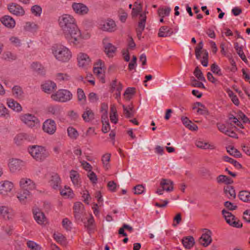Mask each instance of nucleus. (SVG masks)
<instances>
[{
	"mask_svg": "<svg viewBox=\"0 0 250 250\" xmlns=\"http://www.w3.org/2000/svg\"><path fill=\"white\" fill-rule=\"evenodd\" d=\"M63 36L70 45L81 46L84 40L90 38V34L87 32H82L78 26L63 33Z\"/></svg>",
	"mask_w": 250,
	"mask_h": 250,
	"instance_id": "f257e3e1",
	"label": "nucleus"
},
{
	"mask_svg": "<svg viewBox=\"0 0 250 250\" xmlns=\"http://www.w3.org/2000/svg\"><path fill=\"white\" fill-rule=\"evenodd\" d=\"M52 53L58 62L63 63L68 62L72 57V53L70 49L62 44L52 46Z\"/></svg>",
	"mask_w": 250,
	"mask_h": 250,
	"instance_id": "f03ea898",
	"label": "nucleus"
},
{
	"mask_svg": "<svg viewBox=\"0 0 250 250\" xmlns=\"http://www.w3.org/2000/svg\"><path fill=\"white\" fill-rule=\"evenodd\" d=\"M28 153L37 162H42L49 156V152L46 148L42 146L32 145L27 148Z\"/></svg>",
	"mask_w": 250,
	"mask_h": 250,
	"instance_id": "7ed1b4c3",
	"label": "nucleus"
},
{
	"mask_svg": "<svg viewBox=\"0 0 250 250\" xmlns=\"http://www.w3.org/2000/svg\"><path fill=\"white\" fill-rule=\"evenodd\" d=\"M19 119L24 125L34 130H38L41 127L40 120L33 114H21L20 115Z\"/></svg>",
	"mask_w": 250,
	"mask_h": 250,
	"instance_id": "20e7f679",
	"label": "nucleus"
},
{
	"mask_svg": "<svg viewBox=\"0 0 250 250\" xmlns=\"http://www.w3.org/2000/svg\"><path fill=\"white\" fill-rule=\"evenodd\" d=\"M59 25L64 33L77 26L75 18L72 15L63 14L58 18Z\"/></svg>",
	"mask_w": 250,
	"mask_h": 250,
	"instance_id": "39448f33",
	"label": "nucleus"
},
{
	"mask_svg": "<svg viewBox=\"0 0 250 250\" xmlns=\"http://www.w3.org/2000/svg\"><path fill=\"white\" fill-rule=\"evenodd\" d=\"M72 98L71 93L66 89H60L51 95L53 100L60 102H66Z\"/></svg>",
	"mask_w": 250,
	"mask_h": 250,
	"instance_id": "423d86ee",
	"label": "nucleus"
},
{
	"mask_svg": "<svg viewBox=\"0 0 250 250\" xmlns=\"http://www.w3.org/2000/svg\"><path fill=\"white\" fill-rule=\"evenodd\" d=\"M26 162L21 159L11 158L8 160V167L12 173H15L21 170L25 166Z\"/></svg>",
	"mask_w": 250,
	"mask_h": 250,
	"instance_id": "0eeeda50",
	"label": "nucleus"
},
{
	"mask_svg": "<svg viewBox=\"0 0 250 250\" xmlns=\"http://www.w3.org/2000/svg\"><path fill=\"white\" fill-rule=\"evenodd\" d=\"M14 184L9 180H3L0 182V195L7 197L12 192L14 188Z\"/></svg>",
	"mask_w": 250,
	"mask_h": 250,
	"instance_id": "6e6552de",
	"label": "nucleus"
},
{
	"mask_svg": "<svg viewBox=\"0 0 250 250\" xmlns=\"http://www.w3.org/2000/svg\"><path fill=\"white\" fill-rule=\"evenodd\" d=\"M222 212L227 223L230 226L237 228H240L242 227L241 222L237 220L235 217L231 212L225 209H223Z\"/></svg>",
	"mask_w": 250,
	"mask_h": 250,
	"instance_id": "1a4fd4ad",
	"label": "nucleus"
},
{
	"mask_svg": "<svg viewBox=\"0 0 250 250\" xmlns=\"http://www.w3.org/2000/svg\"><path fill=\"white\" fill-rule=\"evenodd\" d=\"M0 216L5 220H10L14 218L15 216L14 210L7 205H0Z\"/></svg>",
	"mask_w": 250,
	"mask_h": 250,
	"instance_id": "9d476101",
	"label": "nucleus"
},
{
	"mask_svg": "<svg viewBox=\"0 0 250 250\" xmlns=\"http://www.w3.org/2000/svg\"><path fill=\"white\" fill-rule=\"evenodd\" d=\"M99 28L103 31L113 32L117 30V25L114 20L108 19L101 21L99 24Z\"/></svg>",
	"mask_w": 250,
	"mask_h": 250,
	"instance_id": "9b49d317",
	"label": "nucleus"
},
{
	"mask_svg": "<svg viewBox=\"0 0 250 250\" xmlns=\"http://www.w3.org/2000/svg\"><path fill=\"white\" fill-rule=\"evenodd\" d=\"M19 185L21 189L29 190V191L37 188L36 183L31 179L26 177L21 178L19 181Z\"/></svg>",
	"mask_w": 250,
	"mask_h": 250,
	"instance_id": "f8f14e48",
	"label": "nucleus"
},
{
	"mask_svg": "<svg viewBox=\"0 0 250 250\" xmlns=\"http://www.w3.org/2000/svg\"><path fill=\"white\" fill-rule=\"evenodd\" d=\"M7 9L12 14L17 17H22L25 14L24 8L16 3H10L7 5Z\"/></svg>",
	"mask_w": 250,
	"mask_h": 250,
	"instance_id": "ddd939ff",
	"label": "nucleus"
},
{
	"mask_svg": "<svg viewBox=\"0 0 250 250\" xmlns=\"http://www.w3.org/2000/svg\"><path fill=\"white\" fill-rule=\"evenodd\" d=\"M71 7L74 12L79 16L85 15L89 11L87 5L82 2H73Z\"/></svg>",
	"mask_w": 250,
	"mask_h": 250,
	"instance_id": "4468645a",
	"label": "nucleus"
},
{
	"mask_svg": "<svg viewBox=\"0 0 250 250\" xmlns=\"http://www.w3.org/2000/svg\"><path fill=\"white\" fill-rule=\"evenodd\" d=\"M42 130L45 133L49 135L54 134L57 130L55 122L50 119L46 120L42 124Z\"/></svg>",
	"mask_w": 250,
	"mask_h": 250,
	"instance_id": "2eb2a0df",
	"label": "nucleus"
},
{
	"mask_svg": "<svg viewBox=\"0 0 250 250\" xmlns=\"http://www.w3.org/2000/svg\"><path fill=\"white\" fill-rule=\"evenodd\" d=\"M73 209L75 219L77 221L82 222L85 210L83 205L81 202H77L74 204Z\"/></svg>",
	"mask_w": 250,
	"mask_h": 250,
	"instance_id": "dca6fc26",
	"label": "nucleus"
},
{
	"mask_svg": "<svg viewBox=\"0 0 250 250\" xmlns=\"http://www.w3.org/2000/svg\"><path fill=\"white\" fill-rule=\"evenodd\" d=\"M78 65L81 68H85L91 62V59L88 55L83 52H80L78 54L77 57Z\"/></svg>",
	"mask_w": 250,
	"mask_h": 250,
	"instance_id": "f3484780",
	"label": "nucleus"
},
{
	"mask_svg": "<svg viewBox=\"0 0 250 250\" xmlns=\"http://www.w3.org/2000/svg\"><path fill=\"white\" fill-rule=\"evenodd\" d=\"M17 198L22 205H26L31 198V193L29 190H23L18 192Z\"/></svg>",
	"mask_w": 250,
	"mask_h": 250,
	"instance_id": "a211bd4d",
	"label": "nucleus"
},
{
	"mask_svg": "<svg viewBox=\"0 0 250 250\" xmlns=\"http://www.w3.org/2000/svg\"><path fill=\"white\" fill-rule=\"evenodd\" d=\"M33 214L35 220L39 225H43L46 222L47 219L44 213L39 208H33Z\"/></svg>",
	"mask_w": 250,
	"mask_h": 250,
	"instance_id": "6ab92c4d",
	"label": "nucleus"
},
{
	"mask_svg": "<svg viewBox=\"0 0 250 250\" xmlns=\"http://www.w3.org/2000/svg\"><path fill=\"white\" fill-rule=\"evenodd\" d=\"M48 184L49 186L54 189L56 190L60 188L61 180L57 173H52L50 174V176L48 180Z\"/></svg>",
	"mask_w": 250,
	"mask_h": 250,
	"instance_id": "aec40b11",
	"label": "nucleus"
},
{
	"mask_svg": "<svg viewBox=\"0 0 250 250\" xmlns=\"http://www.w3.org/2000/svg\"><path fill=\"white\" fill-rule=\"evenodd\" d=\"M148 13L145 11L143 13L140 14L139 21L138 23V27L137 29V34L138 37L140 39L141 37L142 33L146 26V15Z\"/></svg>",
	"mask_w": 250,
	"mask_h": 250,
	"instance_id": "412c9836",
	"label": "nucleus"
},
{
	"mask_svg": "<svg viewBox=\"0 0 250 250\" xmlns=\"http://www.w3.org/2000/svg\"><path fill=\"white\" fill-rule=\"evenodd\" d=\"M1 23L9 29H13L15 27V20L10 16L5 15L0 18Z\"/></svg>",
	"mask_w": 250,
	"mask_h": 250,
	"instance_id": "4be33fe9",
	"label": "nucleus"
},
{
	"mask_svg": "<svg viewBox=\"0 0 250 250\" xmlns=\"http://www.w3.org/2000/svg\"><path fill=\"white\" fill-rule=\"evenodd\" d=\"M107 41V39L105 38L103 40L104 52L108 57H113L114 53L116 52V47Z\"/></svg>",
	"mask_w": 250,
	"mask_h": 250,
	"instance_id": "5701e85b",
	"label": "nucleus"
},
{
	"mask_svg": "<svg viewBox=\"0 0 250 250\" xmlns=\"http://www.w3.org/2000/svg\"><path fill=\"white\" fill-rule=\"evenodd\" d=\"M6 104L8 107L14 112L20 113L22 111V107L21 104L13 99H7Z\"/></svg>",
	"mask_w": 250,
	"mask_h": 250,
	"instance_id": "b1692460",
	"label": "nucleus"
},
{
	"mask_svg": "<svg viewBox=\"0 0 250 250\" xmlns=\"http://www.w3.org/2000/svg\"><path fill=\"white\" fill-rule=\"evenodd\" d=\"M197 147L202 149L213 150L215 148V146L213 144H209L202 139H198L195 143Z\"/></svg>",
	"mask_w": 250,
	"mask_h": 250,
	"instance_id": "393cba45",
	"label": "nucleus"
},
{
	"mask_svg": "<svg viewBox=\"0 0 250 250\" xmlns=\"http://www.w3.org/2000/svg\"><path fill=\"white\" fill-rule=\"evenodd\" d=\"M211 241V232L209 230H208L203 233L200 238V243L204 247L209 245Z\"/></svg>",
	"mask_w": 250,
	"mask_h": 250,
	"instance_id": "a878e982",
	"label": "nucleus"
},
{
	"mask_svg": "<svg viewBox=\"0 0 250 250\" xmlns=\"http://www.w3.org/2000/svg\"><path fill=\"white\" fill-rule=\"evenodd\" d=\"M56 84L51 81H46L42 85L43 91L47 93H51L56 88Z\"/></svg>",
	"mask_w": 250,
	"mask_h": 250,
	"instance_id": "bb28decb",
	"label": "nucleus"
},
{
	"mask_svg": "<svg viewBox=\"0 0 250 250\" xmlns=\"http://www.w3.org/2000/svg\"><path fill=\"white\" fill-rule=\"evenodd\" d=\"M160 185L163 190L167 192H170L173 190V182L170 180L163 179L161 181Z\"/></svg>",
	"mask_w": 250,
	"mask_h": 250,
	"instance_id": "cd10ccee",
	"label": "nucleus"
},
{
	"mask_svg": "<svg viewBox=\"0 0 250 250\" xmlns=\"http://www.w3.org/2000/svg\"><path fill=\"white\" fill-rule=\"evenodd\" d=\"M94 113L89 108H86L82 114V118L84 121L86 123L91 122L94 119Z\"/></svg>",
	"mask_w": 250,
	"mask_h": 250,
	"instance_id": "c85d7f7f",
	"label": "nucleus"
},
{
	"mask_svg": "<svg viewBox=\"0 0 250 250\" xmlns=\"http://www.w3.org/2000/svg\"><path fill=\"white\" fill-rule=\"evenodd\" d=\"M70 177L75 186L79 187L80 185V174L78 171L72 170L70 172Z\"/></svg>",
	"mask_w": 250,
	"mask_h": 250,
	"instance_id": "c756f323",
	"label": "nucleus"
},
{
	"mask_svg": "<svg viewBox=\"0 0 250 250\" xmlns=\"http://www.w3.org/2000/svg\"><path fill=\"white\" fill-rule=\"evenodd\" d=\"M173 34L171 28L167 26H162L159 29L158 36L160 37H167L170 36Z\"/></svg>",
	"mask_w": 250,
	"mask_h": 250,
	"instance_id": "7c9ffc66",
	"label": "nucleus"
},
{
	"mask_svg": "<svg viewBox=\"0 0 250 250\" xmlns=\"http://www.w3.org/2000/svg\"><path fill=\"white\" fill-rule=\"evenodd\" d=\"M61 195L65 198H73L74 196V194L73 190L68 187H64L60 192Z\"/></svg>",
	"mask_w": 250,
	"mask_h": 250,
	"instance_id": "2f4dec72",
	"label": "nucleus"
},
{
	"mask_svg": "<svg viewBox=\"0 0 250 250\" xmlns=\"http://www.w3.org/2000/svg\"><path fill=\"white\" fill-rule=\"evenodd\" d=\"M182 244L184 247L187 249H191L194 245V239L193 237L189 236L188 237L184 238L182 239Z\"/></svg>",
	"mask_w": 250,
	"mask_h": 250,
	"instance_id": "473e14b6",
	"label": "nucleus"
},
{
	"mask_svg": "<svg viewBox=\"0 0 250 250\" xmlns=\"http://www.w3.org/2000/svg\"><path fill=\"white\" fill-rule=\"evenodd\" d=\"M239 198L244 202L250 203V191L249 190H242L238 194Z\"/></svg>",
	"mask_w": 250,
	"mask_h": 250,
	"instance_id": "72a5a7b5",
	"label": "nucleus"
},
{
	"mask_svg": "<svg viewBox=\"0 0 250 250\" xmlns=\"http://www.w3.org/2000/svg\"><path fill=\"white\" fill-rule=\"evenodd\" d=\"M14 96L17 99H21L23 97V92L22 88L18 85H15L12 88Z\"/></svg>",
	"mask_w": 250,
	"mask_h": 250,
	"instance_id": "f704fd0d",
	"label": "nucleus"
},
{
	"mask_svg": "<svg viewBox=\"0 0 250 250\" xmlns=\"http://www.w3.org/2000/svg\"><path fill=\"white\" fill-rule=\"evenodd\" d=\"M23 29L25 31L33 32L38 29V26L33 22H27L23 26Z\"/></svg>",
	"mask_w": 250,
	"mask_h": 250,
	"instance_id": "c9c22d12",
	"label": "nucleus"
},
{
	"mask_svg": "<svg viewBox=\"0 0 250 250\" xmlns=\"http://www.w3.org/2000/svg\"><path fill=\"white\" fill-rule=\"evenodd\" d=\"M67 132L68 137L72 140H76L78 138L79 133L75 128L69 126L67 129Z\"/></svg>",
	"mask_w": 250,
	"mask_h": 250,
	"instance_id": "e433bc0d",
	"label": "nucleus"
},
{
	"mask_svg": "<svg viewBox=\"0 0 250 250\" xmlns=\"http://www.w3.org/2000/svg\"><path fill=\"white\" fill-rule=\"evenodd\" d=\"M93 72L99 77L102 83H105V75L104 73V68L94 67Z\"/></svg>",
	"mask_w": 250,
	"mask_h": 250,
	"instance_id": "4c0bfd02",
	"label": "nucleus"
},
{
	"mask_svg": "<svg viewBox=\"0 0 250 250\" xmlns=\"http://www.w3.org/2000/svg\"><path fill=\"white\" fill-rule=\"evenodd\" d=\"M31 68L34 71L38 73L42 74L44 72V68L43 65L39 62H33L31 64Z\"/></svg>",
	"mask_w": 250,
	"mask_h": 250,
	"instance_id": "58836bf2",
	"label": "nucleus"
},
{
	"mask_svg": "<svg viewBox=\"0 0 250 250\" xmlns=\"http://www.w3.org/2000/svg\"><path fill=\"white\" fill-rule=\"evenodd\" d=\"M216 181L219 184L225 183L227 185H229L232 183V180L231 178L224 175L218 176L216 178Z\"/></svg>",
	"mask_w": 250,
	"mask_h": 250,
	"instance_id": "ea45409f",
	"label": "nucleus"
},
{
	"mask_svg": "<svg viewBox=\"0 0 250 250\" xmlns=\"http://www.w3.org/2000/svg\"><path fill=\"white\" fill-rule=\"evenodd\" d=\"M224 192L226 195L229 198H235L236 197V193L235 190L232 187L228 186L224 188Z\"/></svg>",
	"mask_w": 250,
	"mask_h": 250,
	"instance_id": "a19ab883",
	"label": "nucleus"
},
{
	"mask_svg": "<svg viewBox=\"0 0 250 250\" xmlns=\"http://www.w3.org/2000/svg\"><path fill=\"white\" fill-rule=\"evenodd\" d=\"M142 7L141 4L138 2H136L134 3V7L132 8V16L133 17H137L139 14L142 12Z\"/></svg>",
	"mask_w": 250,
	"mask_h": 250,
	"instance_id": "79ce46f5",
	"label": "nucleus"
},
{
	"mask_svg": "<svg viewBox=\"0 0 250 250\" xmlns=\"http://www.w3.org/2000/svg\"><path fill=\"white\" fill-rule=\"evenodd\" d=\"M110 160V154L106 153L104 154L102 158V161L103 167L106 169H108L110 167L109 161Z\"/></svg>",
	"mask_w": 250,
	"mask_h": 250,
	"instance_id": "37998d69",
	"label": "nucleus"
},
{
	"mask_svg": "<svg viewBox=\"0 0 250 250\" xmlns=\"http://www.w3.org/2000/svg\"><path fill=\"white\" fill-rule=\"evenodd\" d=\"M31 12L34 16L39 17L42 13V8L39 5H34L31 7Z\"/></svg>",
	"mask_w": 250,
	"mask_h": 250,
	"instance_id": "c03bdc74",
	"label": "nucleus"
},
{
	"mask_svg": "<svg viewBox=\"0 0 250 250\" xmlns=\"http://www.w3.org/2000/svg\"><path fill=\"white\" fill-rule=\"evenodd\" d=\"M122 106L126 117L130 118L133 116L134 112L132 105H129L126 106L124 104H123Z\"/></svg>",
	"mask_w": 250,
	"mask_h": 250,
	"instance_id": "a18cd8bd",
	"label": "nucleus"
},
{
	"mask_svg": "<svg viewBox=\"0 0 250 250\" xmlns=\"http://www.w3.org/2000/svg\"><path fill=\"white\" fill-rule=\"evenodd\" d=\"M170 11L171 8L169 7H163L158 10V13L160 17L164 18L169 16Z\"/></svg>",
	"mask_w": 250,
	"mask_h": 250,
	"instance_id": "49530a36",
	"label": "nucleus"
},
{
	"mask_svg": "<svg viewBox=\"0 0 250 250\" xmlns=\"http://www.w3.org/2000/svg\"><path fill=\"white\" fill-rule=\"evenodd\" d=\"M84 226L89 231L94 229V220L93 216L91 214L86 222H84Z\"/></svg>",
	"mask_w": 250,
	"mask_h": 250,
	"instance_id": "de8ad7c7",
	"label": "nucleus"
},
{
	"mask_svg": "<svg viewBox=\"0 0 250 250\" xmlns=\"http://www.w3.org/2000/svg\"><path fill=\"white\" fill-rule=\"evenodd\" d=\"M48 112L54 115L59 116L61 114V108L58 106H50L48 108Z\"/></svg>",
	"mask_w": 250,
	"mask_h": 250,
	"instance_id": "09e8293b",
	"label": "nucleus"
},
{
	"mask_svg": "<svg viewBox=\"0 0 250 250\" xmlns=\"http://www.w3.org/2000/svg\"><path fill=\"white\" fill-rule=\"evenodd\" d=\"M69 79L70 76L66 73H58L55 76V80L59 82L68 81Z\"/></svg>",
	"mask_w": 250,
	"mask_h": 250,
	"instance_id": "8fccbe9b",
	"label": "nucleus"
},
{
	"mask_svg": "<svg viewBox=\"0 0 250 250\" xmlns=\"http://www.w3.org/2000/svg\"><path fill=\"white\" fill-rule=\"evenodd\" d=\"M77 97L78 101L82 103V104H84L86 102V96L83 90L81 88H78L77 89Z\"/></svg>",
	"mask_w": 250,
	"mask_h": 250,
	"instance_id": "3c124183",
	"label": "nucleus"
},
{
	"mask_svg": "<svg viewBox=\"0 0 250 250\" xmlns=\"http://www.w3.org/2000/svg\"><path fill=\"white\" fill-rule=\"evenodd\" d=\"M112 88L113 90L117 92H121L123 89V85L117 80L113 81L111 83Z\"/></svg>",
	"mask_w": 250,
	"mask_h": 250,
	"instance_id": "603ef678",
	"label": "nucleus"
},
{
	"mask_svg": "<svg viewBox=\"0 0 250 250\" xmlns=\"http://www.w3.org/2000/svg\"><path fill=\"white\" fill-rule=\"evenodd\" d=\"M134 89L133 88H131V87L127 88L125 90V91L124 94V96L125 100L126 101L130 100L132 98V97L134 94Z\"/></svg>",
	"mask_w": 250,
	"mask_h": 250,
	"instance_id": "864d4df0",
	"label": "nucleus"
},
{
	"mask_svg": "<svg viewBox=\"0 0 250 250\" xmlns=\"http://www.w3.org/2000/svg\"><path fill=\"white\" fill-rule=\"evenodd\" d=\"M62 226L67 231H70L72 228V223L68 218H65L62 221Z\"/></svg>",
	"mask_w": 250,
	"mask_h": 250,
	"instance_id": "5fc2aeb1",
	"label": "nucleus"
},
{
	"mask_svg": "<svg viewBox=\"0 0 250 250\" xmlns=\"http://www.w3.org/2000/svg\"><path fill=\"white\" fill-rule=\"evenodd\" d=\"M102 121L103 123L102 131L104 133H106L110 130V128L108 119L107 118L106 120H104V116H102Z\"/></svg>",
	"mask_w": 250,
	"mask_h": 250,
	"instance_id": "6e6d98bb",
	"label": "nucleus"
},
{
	"mask_svg": "<svg viewBox=\"0 0 250 250\" xmlns=\"http://www.w3.org/2000/svg\"><path fill=\"white\" fill-rule=\"evenodd\" d=\"M227 152L231 155L236 157H240L241 155L240 152L233 146H229L227 148Z\"/></svg>",
	"mask_w": 250,
	"mask_h": 250,
	"instance_id": "4d7b16f0",
	"label": "nucleus"
},
{
	"mask_svg": "<svg viewBox=\"0 0 250 250\" xmlns=\"http://www.w3.org/2000/svg\"><path fill=\"white\" fill-rule=\"evenodd\" d=\"M228 94L232 103L236 106L239 105V101L237 96L230 90H228Z\"/></svg>",
	"mask_w": 250,
	"mask_h": 250,
	"instance_id": "13d9d810",
	"label": "nucleus"
},
{
	"mask_svg": "<svg viewBox=\"0 0 250 250\" xmlns=\"http://www.w3.org/2000/svg\"><path fill=\"white\" fill-rule=\"evenodd\" d=\"M133 189L135 194H141L145 193L146 188L143 185H138L134 188Z\"/></svg>",
	"mask_w": 250,
	"mask_h": 250,
	"instance_id": "bf43d9fd",
	"label": "nucleus"
},
{
	"mask_svg": "<svg viewBox=\"0 0 250 250\" xmlns=\"http://www.w3.org/2000/svg\"><path fill=\"white\" fill-rule=\"evenodd\" d=\"M28 247L30 250H41V247L32 241H29L27 243Z\"/></svg>",
	"mask_w": 250,
	"mask_h": 250,
	"instance_id": "052dcab7",
	"label": "nucleus"
},
{
	"mask_svg": "<svg viewBox=\"0 0 250 250\" xmlns=\"http://www.w3.org/2000/svg\"><path fill=\"white\" fill-rule=\"evenodd\" d=\"M211 71L214 74L219 76H222L221 70L219 66L216 63H213L210 66Z\"/></svg>",
	"mask_w": 250,
	"mask_h": 250,
	"instance_id": "680f3d73",
	"label": "nucleus"
},
{
	"mask_svg": "<svg viewBox=\"0 0 250 250\" xmlns=\"http://www.w3.org/2000/svg\"><path fill=\"white\" fill-rule=\"evenodd\" d=\"M9 41L13 45L16 47H20L21 45V40L17 37H11L9 38Z\"/></svg>",
	"mask_w": 250,
	"mask_h": 250,
	"instance_id": "e2e57ef3",
	"label": "nucleus"
},
{
	"mask_svg": "<svg viewBox=\"0 0 250 250\" xmlns=\"http://www.w3.org/2000/svg\"><path fill=\"white\" fill-rule=\"evenodd\" d=\"M194 74L198 80L204 82L206 81V79L204 77L202 72L200 69H198V67L195 68L194 72Z\"/></svg>",
	"mask_w": 250,
	"mask_h": 250,
	"instance_id": "0e129e2a",
	"label": "nucleus"
},
{
	"mask_svg": "<svg viewBox=\"0 0 250 250\" xmlns=\"http://www.w3.org/2000/svg\"><path fill=\"white\" fill-rule=\"evenodd\" d=\"M108 106L107 104L103 103L101 105V111L103 113L102 116H104V120H106L107 118V111Z\"/></svg>",
	"mask_w": 250,
	"mask_h": 250,
	"instance_id": "69168bd1",
	"label": "nucleus"
},
{
	"mask_svg": "<svg viewBox=\"0 0 250 250\" xmlns=\"http://www.w3.org/2000/svg\"><path fill=\"white\" fill-rule=\"evenodd\" d=\"M80 162L83 168L86 171L87 173L92 170V167L89 163L84 160L80 161Z\"/></svg>",
	"mask_w": 250,
	"mask_h": 250,
	"instance_id": "338daca9",
	"label": "nucleus"
},
{
	"mask_svg": "<svg viewBox=\"0 0 250 250\" xmlns=\"http://www.w3.org/2000/svg\"><path fill=\"white\" fill-rule=\"evenodd\" d=\"M87 177L89 179L90 181L93 184L97 183V177L96 174L92 170L87 173Z\"/></svg>",
	"mask_w": 250,
	"mask_h": 250,
	"instance_id": "774afa93",
	"label": "nucleus"
}]
</instances>
